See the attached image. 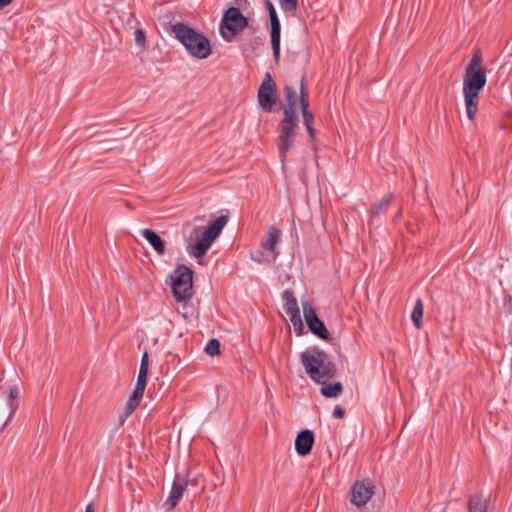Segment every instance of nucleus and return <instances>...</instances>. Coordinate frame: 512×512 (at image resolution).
I'll list each match as a JSON object with an SVG mask.
<instances>
[{
  "instance_id": "1",
  "label": "nucleus",
  "mask_w": 512,
  "mask_h": 512,
  "mask_svg": "<svg viewBox=\"0 0 512 512\" xmlns=\"http://www.w3.org/2000/svg\"><path fill=\"white\" fill-rule=\"evenodd\" d=\"M305 372L316 383L322 384L321 394L326 398H335L343 392L340 382L327 384V381L336 373L335 365L327 359L324 351L317 347H310L300 355Z\"/></svg>"
},
{
  "instance_id": "2",
  "label": "nucleus",
  "mask_w": 512,
  "mask_h": 512,
  "mask_svg": "<svg viewBox=\"0 0 512 512\" xmlns=\"http://www.w3.org/2000/svg\"><path fill=\"white\" fill-rule=\"evenodd\" d=\"M482 53L475 50L466 67L463 79V95L467 117L474 120L479 102L480 91L485 87L487 78L486 70L482 67Z\"/></svg>"
},
{
  "instance_id": "3",
  "label": "nucleus",
  "mask_w": 512,
  "mask_h": 512,
  "mask_svg": "<svg viewBox=\"0 0 512 512\" xmlns=\"http://www.w3.org/2000/svg\"><path fill=\"white\" fill-rule=\"evenodd\" d=\"M227 222L228 217L221 215L208 228L202 231L200 235H198L199 229L197 227L189 223L185 224L182 233L188 253L195 258L203 257L220 235Z\"/></svg>"
},
{
  "instance_id": "4",
  "label": "nucleus",
  "mask_w": 512,
  "mask_h": 512,
  "mask_svg": "<svg viewBox=\"0 0 512 512\" xmlns=\"http://www.w3.org/2000/svg\"><path fill=\"white\" fill-rule=\"evenodd\" d=\"M172 33L191 57L206 59L211 55L212 50L208 38L194 28L178 22L172 26Z\"/></svg>"
},
{
  "instance_id": "5",
  "label": "nucleus",
  "mask_w": 512,
  "mask_h": 512,
  "mask_svg": "<svg viewBox=\"0 0 512 512\" xmlns=\"http://www.w3.org/2000/svg\"><path fill=\"white\" fill-rule=\"evenodd\" d=\"M193 271L186 265L177 266L170 275L171 289L176 301H185L192 297Z\"/></svg>"
},
{
  "instance_id": "6",
  "label": "nucleus",
  "mask_w": 512,
  "mask_h": 512,
  "mask_svg": "<svg viewBox=\"0 0 512 512\" xmlns=\"http://www.w3.org/2000/svg\"><path fill=\"white\" fill-rule=\"evenodd\" d=\"M248 26V19L239 8L230 7L224 11L221 23L220 34L222 38L230 42L237 33H240Z\"/></svg>"
},
{
  "instance_id": "7",
  "label": "nucleus",
  "mask_w": 512,
  "mask_h": 512,
  "mask_svg": "<svg viewBox=\"0 0 512 512\" xmlns=\"http://www.w3.org/2000/svg\"><path fill=\"white\" fill-rule=\"evenodd\" d=\"M298 128V117H291L290 115L283 116L280 122V136H279V155L281 161L284 162L287 153L293 145L296 137V129Z\"/></svg>"
},
{
  "instance_id": "8",
  "label": "nucleus",
  "mask_w": 512,
  "mask_h": 512,
  "mask_svg": "<svg viewBox=\"0 0 512 512\" xmlns=\"http://www.w3.org/2000/svg\"><path fill=\"white\" fill-rule=\"evenodd\" d=\"M257 99L260 107L266 112H271L276 104V83L270 72L265 73L258 89Z\"/></svg>"
},
{
  "instance_id": "9",
  "label": "nucleus",
  "mask_w": 512,
  "mask_h": 512,
  "mask_svg": "<svg viewBox=\"0 0 512 512\" xmlns=\"http://www.w3.org/2000/svg\"><path fill=\"white\" fill-rule=\"evenodd\" d=\"M304 319L309 330L319 338L323 340H329L330 334L326 329L324 323L318 318L315 310L311 307V305L305 301L302 303Z\"/></svg>"
},
{
  "instance_id": "10",
  "label": "nucleus",
  "mask_w": 512,
  "mask_h": 512,
  "mask_svg": "<svg viewBox=\"0 0 512 512\" xmlns=\"http://www.w3.org/2000/svg\"><path fill=\"white\" fill-rule=\"evenodd\" d=\"M300 107L303 116L304 125L311 139L314 138L315 130L313 127V115L309 110V93L306 88V76L303 75L300 80Z\"/></svg>"
},
{
  "instance_id": "11",
  "label": "nucleus",
  "mask_w": 512,
  "mask_h": 512,
  "mask_svg": "<svg viewBox=\"0 0 512 512\" xmlns=\"http://www.w3.org/2000/svg\"><path fill=\"white\" fill-rule=\"evenodd\" d=\"M374 493V485L370 481H358L352 487L351 502L357 507L365 506Z\"/></svg>"
},
{
  "instance_id": "12",
  "label": "nucleus",
  "mask_w": 512,
  "mask_h": 512,
  "mask_svg": "<svg viewBox=\"0 0 512 512\" xmlns=\"http://www.w3.org/2000/svg\"><path fill=\"white\" fill-rule=\"evenodd\" d=\"M187 479L185 476H181L177 474L172 483L170 494L165 502V504L170 508H174L177 506L187 487Z\"/></svg>"
},
{
  "instance_id": "13",
  "label": "nucleus",
  "mask_w": 512,
  "mask_h": 512,
  "mask_svg": "<svg viewBox=\"0 0 512 512\" xmlns=\"http://www.w3.org/2000/svg\"><path fill=\"white\" fill-rule=\"evenodd\" d=\"M280 230L275 226L268 228L265 239L262 241V248L271 254L267 261H274L277 258L276 246L280 239Z\"/></svg>"
},
{
  "instance_id": "14",
  "label": "nucleus",
  "mask_w": 512,
  "mask_h": 512,
  "mask_svg": "<svg viewBox=\"0 0 512 512\" xmlns=\"http://www.w3.org/2000/svg\"><path fill=\"white\" fill-rule=\"evenodd\" d=\"M314 444V435L310 430L301 431L295 439V450L301 455L305 456L312 450Z\"/></svg>"
},
{
  "instance_id": "15",
  "label": "nucleus",
  "mask_w": 512,
  "mask_h": 512,
  "mask_svg": "<svg viewBox=\"0 0 512 512\" xmlns=\"http://www.w3.org/2000/svg\"><path fill=\"white\" fill-rule=\"evenodd\" d=\"M271 26V46L273 50V57L276 62L279 61L280 57V35H281V24L278 16L269 17Z\"/></svg>"
},
{
  "instance_id": "16",
  "label": "nucleus",
  "mask_w": 512,
  "mask_h": 512,
  "mask_svg": "<svg viewBox=\"0 0 512 512\" xmlns=\"http://www.w3.org/2000/svg\"><path fill=\"white\" fill-rule=\"evenodd\" d=\"M148 368H149V355H148V352L145 351L141 357L139 373H138L137 382H136V386H135L134 390L144 393L145 387L147 384Z\"/></svg>"
},
{
  "instance_id": "17",
  "label": "nucleus",
  "mask_w": 512,
  "mask_h": 512,
  "mask_svg": "<svg viewBox=\"0 0 512 512\" xmlns=\"http://www.w3.org/2000/svg\"><path fill=\"white\" fill-rule=\"evenodd\" d=\"M287 105L284 107L283 116L298 117L296 114L297 98L293 87L286 85L283 89Z\"/></svg>"
},
{
  "instance_id": "18",
  "label": "nucleus",
  "mask_w": 512,
  "mask_h": 512,
  "mask_svg": "<svg viewBox=\"0 0 512 512\" xmlns=\"http://www.w3.org/2000/svg\"><path fill=\"white\" fill-rule=\"evenodd\" d=\"M143 237L149 242V244L154 248V250L159 255H163L165 253V244L162 238L152 229L145 228L142 231Z\"/></svg>"
},
{
  "instance_id": "19",
  "label": "nucleus",
  "mask_w": 512,
  "mask_h": 512,
  "mask_svg": "<svg viewBox=\"0 0 512 512\" xmlns=\"http://www.w3.org/2000/svg\"><path fill=\"white\" fill-rule=\"evenodd\" d=\"M469 512H487L488 499L477 494L472 496L468 502Z\"/></svg>"
},
{
  "instance_id": "20",
  "label": "nucleus",
  "mask_w": 512,
  "mask_h": 512,
  "mask_svg": "<svg viewBox=\"0 0 512 512\" xmlns=\"http://www.w3.org/2000/svg\"><path fill=\"white\" fill-rule=\"evenodd\" d=\"M144 393L134 390L129 400L126 403L124 410V418L129 417L138 407Z\"/></svg>"
},
{
  "instance_id": "21",
  "label": "nucleus",
  "mask_w": 512,
  "mask_h": 512,
  "mask_svg": "<svg viewBox=\"0 0 512 512\" xmlns=\"http://www.w3.org/2000/svg\"><path fill=\"white\" fill-rule=\"evenodd\" d=\"M282 299L284 301V310L286 314L299 310L297 300L291 291L285 290L282 293Z\"/></svg>"
},
{
  "instance_id": "22",
  "label": "nucleus",
  "mask_w": 512,
  "mask_h": 512,
  "mask_svg": "<svg viewBox=\"0 0 512 512\" xmlns=\"http://www.w3.org/2000/svg\"><path fill=\"white\" fill-rule=\"evenodd\" d=\"M393 195H385L379 202L375 203L371 207V216L376 217L378 216L382 211L386 210L390 203L392 202Z\"/></svg>"
},
{
  "instance_id": "23",
  "label": "nucleus",
  "mask_w": 512,
  "mask_h": 512,
  "mask_svg": "<svg viewBox=\"0 0 512 512\" xmlns=\"http://www.w3.org/2000/svg\"><path fill=\"white\" fill-rule=\"evenodd\" d=\"M422 318H423V302H422V300L418 299L414 305V308H413V311L411 314V319L417 328L421 327Z\"/></svg>"
},
{
  "instance_id": "24",
  "label": "nucleus",
  "mask_w": 512,
  "mask_h": 512,
  "mask_svg": "<svg viewBox=\"0 0 512 512\" xmlns=\"http://www.w3.org/2000/svg\"><path fill=\"white\" fill-rule=\"evenodd\" d=\"M287 315L290 318V321L294 327V330L301 332L303 329V324H302V320L300 317V311L298 310L296 312L287 313Z\"/></svg>"
},
{
  "instance_id": "25",
  "label": "nucleus",
  "mask_w": 512,
  "mask_h": 512,
  "mask_svg": "<svg viewBox=\"0 0 512 512\" xmlns=\"http://www.w3.org/2000/svg\"><path fill=\"white\" fill-rule=\"evenodd\" d=\"M205 351L207 354L214 356L220 353V343L217 339H210L206 345Z\"/></svg>"
},
{
  "instance_id": "26",
  "label": "nucleus",
  "mask_w": 512,
  "mask_h": 512,
  "mask_svg": "<svg viewBox=\"0 0 512 512\" xmlns=\"http://www.w3.org/2000/svg\"><path fill=\"white\" fill-rule=\"evenodd\" d=\"M279 5L285 12H295L298 6V0H278Z\"/></svg>"
},
{
  "instance_id": "27",
  "label": "nucleus",
  "mask_w": 512,
  "mask_h": 512,
  "mask_svg": "<svg viewBox=\"0 0 512 512\" xmlns=\"http://www.w3.org/2000/svg\"><path fill=\"white\" fill-rule=\"evenodd\" d=\"M134 40H135V44L140 47V48H144L145 45H146V35H145V31L142 29V28H139L135 31V37H134Z\"/></svg>"
},
{
  "instance_id": "28",
  "label": "nucleus",
  "mask_w": 512,
  "mask_h": 512,
  "mask_svg": "<svg viewBox=\"0 0 512 512\" xmlns=\"http://www.w3.org/2000/svg\"><path fill=\"white\" fill-rule=\"evenodd\" d=\"M265 6L268 11L269 17L277 16L275 7L270 0H265Z\"/></svg>"
},
{
  "instance_id": "29",
  "label": "nucleus",
  "mask_w": 512,
  "mask_h": 512,
  "mask_svg": "<svg viewBox=\"0 0 512 512\" xmlns=\"http://www.w3.org/2000/svg\"><path fill=\"white\" fill-rule=\"evenodd\" d=\"M265 6L268 11L269 17L277 16L275 7L270 0H265Z\"/></svg>"
},
{
  "instance_id": "30",
  "label": "nucleus",
  "mask_w": 512,
  "mask_h": 512,
  "mask_svg": "<svg viewBox=\"0 0 512 512\" xmlns=\"http://www.w3.org/2000/svg\"><path fill=\"white\" fill-rule=\"evenodd\" d=\"M345 414V410L340 407V406H335L334 407V410L332 412V416L335 418V419H340L344 416Z\"/></svg>"
},
{
  "instance_id": "31",
  "label": "nucleus",
  "mask_w": 512,
  "mask_h": 512,
  "mask_svg": "<svg viewBox=\"0 0 512 512\" xmlns=\"http://www.w3.org/2000/svg\"><path fill=\"white\" fill-rule=\"evenodd\" d=\"M18 396V389L16 387L10 390V399H14Z\"/></svg>"
},
{
  "instance_id": "32",
  "label": "nucleus",
  "mask_w": 512,
  "mask_h": 512,
  "mask_svg": "<svg viewBox=\"0 0 512 512\" xmlns=\"http://www.w3.org/2000/svg\"><path fill=\"white\" fill-rule=\"evenodd\" d=\"M84 512H96L95 507H94V504H93V503H89V504L85 507V511H84Z\"/></svg>"
},
{
  "instance_id": "33",
  "label": "nucleus",
  "mask_w": 512,
  "mask_h": 512,
  "mask_svg": "<svg viewBox=\"0 0 512 512\" xmlns=\"http://www.w3.org/2000/svg\"><path fill=\"white\" fill-rule=\"evenodd\" d=\"M11 2L12 0H0V10L8 6Z\"/></svg>"
},
{
  "instance_id": "34",
  "label": "nucleus",
  "mask_w": 512,
  "mask_h": 512,
  "mask_svg": "<svg viewBox=\"0 0 512 512\" xmlns=\"http://www.w3.org/2000/svg\"><path fill=\"white\" fill-rule=\"evenodd\" d=\"M252 259L257 261V262H261L262 261L260 258H256L254 255H252Z\"/></svg>"
}]
</instances>
